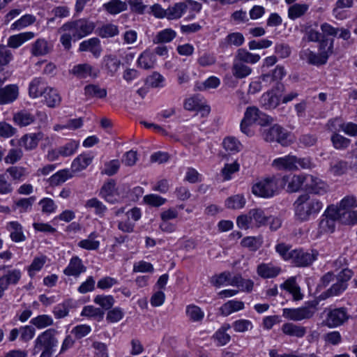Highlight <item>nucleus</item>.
<instances>
[{
  "label": "nucleus",
  "mask_w": 357,
  "mask_h": 357,
  "mask_svg": "<svg viewBox=\"0 0 357 357\" xmlns=\"http://www.w3.org/2000/svg\"><path fill=\"white\" fill-rule=\"evenodd\" d=\"M95 24L86 18H80L64 23L58 30L60 42L66 50L72 47V41H77L91 34Z\"/></svg>",
  "instance_id": "nucleus-1"
},
{
  "label": "nucleus",
  "mask_w": 357,
  "mask_h": 357,
  "mask_svg": "<svg viewBox=\"0 0 357 357\" xmlns=\"http://www.w3.org/2000/svg\"><path fill=\"white\" fill-rule=\"evenodd\" d=\"M295 215L298 220L307 221L312 215L318 213L323 204L317 199H311L308 194L300 195L294 204Z\"/></svg>",
  "instance_id": "nucleus-2"
},
{
  "label": "nucleus",
  "mask_w": 357,
  "mask_h": 357,
  "mask_svg": "<svg viewBox=\"0 0 357 357\" xmlns=\"http://www.w3.org/2000/svg\"><path fill=\"white\" fill-rule=\"evenodd\" d=\"M272 122L273 119L261 112L257 107H248L241 123V130L247 136H252L254 132L250 129L252 124L257 123L261 126H265Z\"/></svg>",
  "instance_id": "nucleus-3"
},
{
  "label": "nucleus",
  "mask_w": 357,
  "mask_h": 357,
  "mask_svg": "<svg viewBox=\"0 0 357 357\" xmlns=\"http://www.w3.org/2000/svg\"><path fill=\"white\" fill-rule=\"evenodd\" d=\"M283 220L278 216L273 215L268 211L260 208L251 209L248 214L241 215L237 218L236 223H275L281 222Z\"/></svg>",
  "instance_id": "nucleus-4"
},
{
  "label": "nucleus",
  "mask_w": 357,
  "mask_h": 357,
  "mask_svg": "<svg viewBox=\"0 0 357 357\" xmlns=\"http://www.w3.org/2000/svg\"><path fill=\"white\" fill-rule=\"evenodd\" d=\"M317 305L318 302L317 301H311L306 303L301 307L284 308L283 309V316L294 321L310 319L317 312Z\"/></svg>",
  "instance_id": "nucleus-5"
},
{
  "label": "nucleus",
  "mask_w": 357,
  "mask_h": 357,
  "mask_svg": "<svg viewBox=\"0 0 357 357\" xmlns=\"http://www.w3.org/2000/svg\"><path fill=\"white\" fill-rule=\"evenodd\" d=\"M262 137L267 142H277L283 146H287L291 142L289 132L278 124L264 129L262 132Z\"/></svg>",
  "instance_id": "nucleus-6"
},
{
  "label": "nucleus",
  "mask_w": 357,
  "mask_h": 357,
  "mask_svg": "<svg viewBox=\"0 0 357 357\" xmlns=\"http://www.w3.org/2000/svg\"><path fill=\"white\" fill-rule=\"evenodd\" d=\"M57 333V331L54 328H49L40 334L35 340L34 354L43 349H54L58 344L56 337Z\"/></svg>",
  "instance_id": "nucleus-7"
},
{
  "label": "nucleus",
  "mask_w": 357,
  "mask_h": 357,
  "mask_svg": "<svg viewBox=\"0 0 357 357\" xmlns=\"http://www.w3.org/2000/svg\"><path fill=\"white\" fill-rule=\"evenodd\" d=\"M349 318V316L344 307L329 309L323 324L328 328H336L342 325Z\"/></svg>",
  "instance_id": "nucleus-8"
},
{
  "label": "nucleus",
  "mask_w": 357,
  "mask_h": 357,
  "mask_svg": "<svg viewBox=\"0 0 357 357\" xmlns=\"http://www.w3.org/2000/svg\"><path fill=\"white\" fill-rule=\"evenodd\" d=\"M317 256L318 252L316 250L308 252L302 249H295L291 250V260L296 266L305 267L311 265L317 259Z\"/></svg>",
  "instance_id": "nucleus-9"
},
{
  "label": "nucleus",
  "mask_w": 357,
  "mask_h": 357,
  "mask_svg": "<svg viewBox=\"0 0 357 357\" xmlns=\"http://www.w3.org/2000/svg\"><path fill=\"white\" fill-rule=\"evenodd\" d=\"M277 190V183L273 178H266L252 187V192L259 197H270L273 196Z\"/></svg>",
  "instance_id": "nucleus-10"
},
{
  "label": "nucleus",
  "mask_w": 357,
  "mask_h": 357,
  "mask_svg": "<svg viewBox=\"0 0 357 357\" xmlns=\"http://www.w3.org/2000/svg\"><path fill=\"white\" fill-rule=\"evenodd\" d=\"M305 190L311 193L323 195L327 192L328 185L320 178L311 174H306Z\"/></svg>",
  "instance_id": "nucleus-11"
},
{
  "label": "nucleus",
  "mask_w": 357,
  "mask_h": 357,
  "mask_svg": "<svg viewBox=\"0 0 357 357\" xmlns=\"http://www.w3.org/2000/svg\"><path fill=\"white\" fill-rule=\"evenodd\" d=\"M70 74L73 75L78 79H86L89 77L96 78L99 71L95 70L89 63H80L74 66L70 70Z\"/></svg>",
  "instance_id": "nucleus-12"
},
{
  "label": "nucleus",
  "mask_w": 357,
  "mask_h": 357,
  "mask_svg": "<svg viewBox=\"0 0 357 357\" xmlns=\"http://www.w3.org/2000/svg\"><path fill=\"white\" fill-rule=\"evenodd\" d=\"M2 84L3 82L0 79V104L6 105L13 102L18 97V87L15 84H10L1 88Z\"/></svg>",
  "instance_id": "nucleus-13"
},
{
  "label": "nucleus",
  "mask_w": 357,
  "mask_h": 357,
  "mask_svg": "<svg viewBox=\"0 0 357 357\" xmlns=\"http://www.w3.org/2000/svg\"><path fill=\"white\" fill-rule=\"evenodd\" d=\"M326 56L319 52L316 53L309 48L303 49L299 53V57L301 60L306 61L308 64L317 66L326 63Z\"/></svg>",
  "instance_id": "nucleus-14"
},
{
  "label": "nucleus",
  "mask_w": 357,
  "mask_h": 357,
  "mask_svg": "<svg viewBox=\"0 0 357 357\" xmlns=\"http://www.w3.org/2000/svg\"><path fill=\"white\" fill-rule=\"evenodd\" d=\"M344 216L345 211H342L337 205L331 204L324 212L320 223L342 221Z\"/></svg>",
  "instance_id": "nucleus-15"
},
{
  "label": "nucleus",
  "mask_w": 357,
  "mask_h": 357,
  "mask_svg": "<svg viewBox=\"0 0 357 357\" xmlns=\"http://www.w3.org/2000/svg\"><path fill=\"white\" fill-rule=\"evenodd\" d=\"M295 162V155H287L273 160L272 167L280 171H294L296 170Z\"/></svg>",
  "instance_id": "nucleus-16"
},
{
  "label": "nucleus",
  "mask_w": 357,
  "mask_h": 357,
  "mask_svg": "<svg viewBox=\"0 0 357 357\" xmlns=\"http://www.w3.org/2000/svg\"><path fill=\"white\" fill-rule=\"evenodd\" d=\"M284 181L287 183V190L289 192H296L301 189H305L306 183V174H294L291 176L284 177Z\"/></svg>",
  "instance_id": "nucleus-17"
},
{
  "label": "nucleus",
  "mask_w": 357,
  "mask_h": 357,
  "mask_svg": "<svg viewBox=\"0 0 357 357\" xmlns=\"http://www.w3.org/2000/svg\"><path fill=\"white\" fill-rule=\"evenodd\" d=\"M121 63L120 59L116 55L107 54L102 59V68L109 75L113 76L119 70Z\"/></svg>",
  "instance_id": "nucleus-18"
},
{
  "label": "nucleus",
  "mask_w": 357,
  "mask_h": 357,
  "mask_svg": "<svg viewBox=\"0 0 357 357\" xmlns=\"http://www.w3.org/2000/svg\"><path fill=\"white\" fill-rule=\"evenodd\" d=\"M43 135L41 132L24 135L20 139V145L27 151L33 150L37 147L38 142L43 138Z\"/></svg>",
  "instance_id": "nucleus-19"
},
{
  "label": "nucleus",
  "mask_w": 357,
  "mask_h": 357,
  "mask_svg": "<svg viewBox=\"0 0 357 357\" xmlns=\"http://www.w3.org/2000/svg\"><path fill=\"white\" fill-rule=\"evenodd\" d=\"M86 271V267L83 265L82 260L78 257H73L64 269L63 273L68 276L78 277L82 273Z\"/></svg>",
  "instance_id": "nucleus-20"
},
{
  "label": "nucleus",
  "mask_w": 357,
  "mask_h": 357,
  "mask_svg": "<svg viewBox=\"0 0 357 357\" xmlns=\"http://www.w3.org/2000/svg\"><path fill=\"white\" fill-rule=\"evenodd\" d=\"M79 50L80 52L89 51L95 57H98L102 52L100 40L97 38H92L84 40L79 44Z\"/></svg>",
  "instance_id": "nucleus-21"
},
{
  "label": "nucleus",
  "mask_w": 357,
  "mask_h": 357,
  "mask_svg": "<svg viewBox=\"0 0 357 357\" xmlns=\"http://www.w3.org/2000/svg\"><path fill=\"white\" fill-rule=\"evenodd\" d=\"M49 88L43 79L36 77L32 80L29 84V93L33 98L42 96L46 89Z\"/></svg>",
  "instance_id": "nucleus-22"
},
{
  "label": "nucleus",
  "mask_w": 357,
  "mask_h": 357,
  "mask_svg": "<svg viewBox=\"0 0 357 357\" xmlns=\"http://www.w3.org/2000/svg\"><path fill=\"white\" fill-rule=\"evenodd\" d=\"M281 330L284 334L298 338L303 337L307 333L305 326L296 325L291 322L284 324L282 326Z\"/></svg>",
  "instance_id": "nucleus-23"
},
{
  "label": "nucleus",
  "mask_w": 357,
  "mask_h": 357,
  "mask_svg": "<svg viewBox=\"0 0 357 357\" xmlns=\"http://www.w3.org/2000/svg\"><path fill=\"white\" fill-rule=\"evenodd\" d=\"M21 277L22 273L19 269L8 270L0 277V282L8 289L10 285H16Z\"/></svg>",
  "instance_id": "nucleus-24"
},
{
  "label": "nucleus",
  "mask_w": 357,
  "mask_h": 357,
  "mask_svg": "<svg viewBox=\"0 0 357 357\" xmlns=\"http://www.w3.org/2000/svg\"><path fill=\"white\" fill-rule=\"evenodd\" d=\"M231 72L236 78L243 79L251 74L252 68L245 63L234 59Z\"/></svg>",
  "instance_id": "nucleus-25"
},
{
  "label": "nucleus",
  "mask_w": 357,
  "mask_h": 357,
  "mask_svg": "<svg viewBox=\"0 0 357 357\" xmlns=\"http://www.w3.org/2000/svg\"><path fill=\"white\" fill-rule=\"evenodd\" d=\"M52 46L45 39L39 38L32 45L31 53L36 56H44L52 51Z\"/></svg>",
  "instance_id": "nucleus-26"
},
{
  "label": "nucleus",
  "mask_w": 357,
  "mask_h": 357,
  "mask_svg": "<svg viewBox=\"0 0 357 357\" xmlns=\"http://www.w3.org/2000/svg\"><path fill=\"white\" fill-rule=\"evenodd\" d=\"M116 183L114 180H109L108 182L105 183L100 190L101 196L105 198V199L110 203H114L117 201V198L115 197L116 195V188H115Z\"/></svg>",
  "instance_id": "nucleus-27"
},
{
  "label": "nucleus",
  "mask_w": 357,
  "mask_h": 357,
  "mask_svg": "<svg viewBox=\"0 0 357 357\" xmlns=\"http://www.w3.org/2000/svg\"><path fill=\"white\" fill-rule=\"evenodd\" d=\"M103 8L111 15H117L128 8V5L126 1L121 0H111L105 3L102 6Z\"/></svg>",
  "instance_id": "nucleus-28"
},
{
  "label": "nucleus",
  "mask_w": 357,
  "mask_h": 357,
  "mask_svg": "<svg viewBox=\"0 0 357 357\" xmlns=\"http://www.w3.org/2000/svg\"><path fill=\"white\" fill-rule=\"evenodd\" d=\"M13 121L21 127L26 126L35 121V116L29 111L21 110L14 114Z\"/></svg>",
  "instance_id": "nucleus-29"
},
{
  "label": "nucleus",
  "mask_w": 357,
  "mask_h": 357,
  "mask_svg": "<svg viewBox=\"0 0 357 357\" xmlns=\"http://www.w3.org/2000/svg\"><path fill=\"white\" fill-rule=\"evenodd\" d=\"M280 271V268L271 264H261L257 266V273L264 278L276 277Z\"/></svg>",
  "instance_id": "nucleus-30"
},
{
  "label": "nucleus",
  "mask_w": 357,
  "mask_h": 357,
  "mask_svg": "<svg viewBox=\"0 0 357 357\" xmlns=\"http://www.w3.org/2000/svg\"><path fill=\"white\" fill-rule=\"evenodd\" d=\"M33 36L34 33L33 32H24L11 36L8 40V45L12 48H17L24 42L33 38Z\"/></svg>",
  "instance_id": "nucleus-31"
},
{
  "label": "nucleus",
  "mask_w": 357,
  "mask_h": 357,
  "mask_svg": "<svg viewBox=\"0 0 357 357\" xmlns=\"http://www.w3.org/2000/svg\"><path fill=\"white\" fill-rule=\"evenodd\" d=\"M260 104L266 109H275L279 105V98L273 91H267L260 98Z\"/></svg>",
  "instance_id": "nucleus-32"
},
{
  "label": "nucleus",
  "mask_w": 357,
  "mask_h": 357,
  "mask_svg": "<svg viewBox=\"0 0 357 357\" xmlns=\"http://www.w3.org/2000/svg\"><path fill=\"white\" fill-rule=\"evenodd\" d=\"M280 287L291 294L294 300L298 301L302 299L303 295L300 292V287L296 284L294 278L291 277L287 279L280 285Z\"/></svg>",
  "instance_id": "nucleus-33"
},
{
  "label": "nucleus",
  "mask_w": 357,
  "mask_h": 357,
  "mask_svg": "<svg viewBox=\"0 0 357 357\" xmlns=\"http://www.w3.org/2000/svg\"><path fill=\"white\" fill-rule=\"evenodd\" d=\"M260 56L249 52L245 49H238L235 56L236 59L244 63L255 64L260 60Z\"/></svg>",
  "instance_id": "nucleus-34"
},
{
  "label": "nucleus",
  "mask_w": 357,
  "mask_h": 357,
  "mask_svg": "<svg viewBox=\"0 0 357 357\" xmlns=\"http://www.w3.org/2000/svg\"><path fill=\"white\" fill-rule=\"evenodd\" d=\"M186 11V5L183 2H178L167 9V18L168 20H177L182 17Z\"/></svg>",
  "instance_id": "nucleus-35"
},
{
  "label": "nucleus",
  "mask_w": 357,
  "mask_h": 357,
  "mask_svg": "<svg viewBox=\"0 0 357 357\" xmlns=\"http://www.w3.org/2000/svg\"><path fill=\"white\" fill-rule=\"evenodd\" d=\"M308 9L309 5L307 3H294L288 8V17L295 20L303 16Z\"/></svg>",
  "instance_id": "nucleus-36"
},
{
  "label": "nucleus",
  "mask_w": 357,
  "mask_h": 357,
  "mask_svg": "<svg viewBox=\"0 0 357 357\" xmlns=\"http://www.w3.org/2000/svg\"><path fill=\"white\" fill-rule=\"evenodd\" d=\"M42 96L44 98L46 105L50 107L59 105L61 100L56 90L50 86Z\"/></svg>",
  "instance_id": "nucleus-37"
},
{
  "label": "nucleus",
  "mask_w": 357,
  "mask_h": 357,
  "mask_svg": "<svg viewBox=\"0 0 357 357\" xmlns=\"http://www.w3.org/2000/svg\"><path fill=\"white\" fill-rule=\"evenodd\" d=\"M155 61L154 54L149 51H144L139 56L137 64L139 67L148 70L153 68Z\"/></svg>",
  "instance_id": "nucleus-38"
},
{
  "label": "nucleus",
  "mask_w": 357,
  "mask_h": 357,
  "mask_svg": "<svg viewBox=\"0 0 357 357\" xmlns=\"http://www.w3.org/2000/svg\"><path fill=\"white\" fill-rule=\"evenodd\" d=\"M229 284L238 287L241 291L250 292L252 290L254 283L250 280L243 279L241 275H236L231 279Z\"/></svg>",
  "instance_id": "nucleus-39"
},
{
  "label": "nucleus",
  "mask_w": 357,
  "mask_h": 357,
  "mask_svg": "<svg viewBox=\"0 0 357 357\" xmlns=\"http://www.w3.org/2000/svg\"><path fill=\"white\" fill-rule=\"evenodd\" d=\"M92 162V157L89 155H80L72 162L71 168L74 172H79L84 169Z\"/></svg>",
  "instance_id": "nucleus-40"
},
{
  "label": "nucleus",
  "mask_w": 357,
  "mask_h": 357,
  "mask_svg": "<svg viewBox=\"0 0 357 357\" xmlns=\"http://www.w3.org/2000/svg\"><path fill=\"white\" fill-rule=\"evenodd\" d=\"M84 93L89 98H103L107 96V90L98 85L89 84L84 87Z\"/></svg>",
  "instance_id": "nucleus-41"
},
{
  "label": "nucleus",
  "mask_w": 357,
  "mask_h": 357,
  "mask_svg": "<svg viewBox=\"0 0 357 357\" xmlns=\"http://www.w3.org/2000/svg\"><path fill=\"white\" fill-rule=\"evenodd\" d=\"M30 323L37 328H44L54 324L53 319L47 314H40L31 319Z\"/></svg>",
  "instance_id": "nucleus-42"
},
{
  "label": "nucleus",
  "mask_w": 357,
  "mask_h": 357,
  "mask_svg": "<svg viewBox=\"0 0 357 357\" xmlns=\"http://www.w3.org/2000/svg\"><path fill=\"white\" fill-rule=\"evenodd\" d=\"M71 177L72 174L68 169H62L57 172L50 178V184L51 185H59Z\"/></svg>",
  "instance_id": "nucleus-43"
},
{
  "label": "nucleus",
  "mask_w": 357,
  "mask_h": 357,
  "mask_svg": "<svg viewBox=\"0 0 357 357\" xmlns=\"http://www.w3.org/2000/svg\"><path fill=\"white\" fill-rule=\"evenodd\" d=\"M347 287V284L343 282L337 281L333 284L326 291L321 294L323 298L335 296L342 293Z\"/></svg>",
  "instance_id": "nucleus-44"
},
{
  "label": "nucleus",
  "mask_w": 357,
  "mask_h": 357,
  "mask_svg": "<svg viewBox=\"0 0 357 357\" xmlns=\"http://www.w3.org/2000/svg\"><path fill=\"white\" fill-rule=\"evenodd\" d=\"M70 306V301L66 300L54 306L52 313L56 319L64 318L68 315Z\"/></svg>",
  "instance_id": "nucleus-45"
},
{
  "label": "nucleus",
  "mask_w": 357,
  "mask_h": 357,
  "mask_svg": "<svg viewBox=\"0 0 357 357\" xmlns=\"http://www.w3.org/2000/svg\"><path fill=\"white\" fill-rule=\"evenodd\" d=\"M263 241L261 237L248 236L241 241V245L248 248L250 251L257 250L262 245Z\"/></svg>",
  "instance_id": "nucleus-46"
},
{
  "label": "nucleus",
  "mask_w": 357,
  "mask_h": 357,
  "mask_svg": "<svg viewBox=\"0 0 357 357\" xmlns=\"http://www.w3.org/2000/svg\"><path fill=\"white\" fill-rule=\"evenodd\" d=\"M186 314L194 322L201 321L204 317V313L201 308L195 305L187 306Z\"/></svg>",
  "instance_id": "nucleus-47"
},
{
  "label": "nucleus",
  "mask_w": 357,
  "mask_h": 357,
  "mask_svg": "<svg viewBox=\"0 0 357 357\" xmlns=\"http://www.w3.org/2000/svg\"><path fill=\"white\" fill-rule=\"evenodd\" d=\"M225 204L229 208H241L245 204V199L243 195L238 194L228 197L225 201Z\"/></svg>",
  "instance_id": "nucleus-48"
},
{
  "label": "nucleus",
  "mask_w": 357,
  "mask_h": 357,
  "mask_svg": "<svg viewBox=\"0 0 357 357\" xmlns=\"http://www.w3.org/2000/svg\"><path fill=\"white\" fill-rule=\"evenodd\" d=\"M98 34L102 38H110L119 34L118 26L112 24H107L98 29Z\"/></svg>",
  "instance_id": "nucleus-49"
},
{
  "label": "nucleus",
  "mask_w": 357,
  "mask_h": 357,
  "mask_svg": "<svg viewBox=\"0 0 357 357\" xmlns=\"http://www.w3.org/2000/svg\"><path fill=\"white\" fill-rule=\"evenodd\" d=\"M222 144L226 151L231 153L240 151L242 147L241 142L234 137H226L224 139Z\"/></svg>",
  "instance_id": "nucleus-50"
},
{
  "label": "nucleus",
  "mask_w": 357,
  "mask_h": 357,
  "mask_svg": "<svg viewBox=\"0 0 357 357\" xmlns=\"http://www.w3.org/2000/svg\"><path fill=\"white\" fill-rule=\"evenodd\" d=\"M331 140L333 146L336 149H344L347 148L351 142V140L338 133L333 134Z\"/></svg>",
  "instance_id": "nucleus-51"
},
{
  "label": "nucleus",
  "mask_w": 357,
  "mask_h": 357,
  "mask_svg": "<svg viewBox=\"0 0 357 357\" xmlns=\"http://www.w3.org/2000/svg\"><path fill=\"white\" fill-rule=\"evenodd\" d=\"M176 32L171 29H166L160 31L155 36L153 42L155 43H169L171 42L175 37Z\"/></svg>",
  "instance_id": "nucleus-52"
},
{
  "label": "nucleus",
  "mask_w": 357,
  "mask_h": 357,
  "mask_svg": "<svg viewBox=\"0 0 357 357\" xmlns=\"http://www.w3.org/2000/svg\"><path fill=\"white\" fill-rule=\"evenodd\" d=\"M333 40H329L328 38L322 39L319 42V53L324 54L326 56V61L327 62L328 59L333 53Z\"/></svg>",
  "instance_id": "nucleus-53"
},
{
  "label": "nucleus",
  "mask_w": 357,
  "mask_h": 357,
  "mask_svg": "<svg viewBox=\"0 0 357 357\" xmlns=\"http://www.w3.org/2000/svg\"><path fill=\"white\" fill-rule=\"evenodd\" d=\"M143 201L149 206L159 207L166 202V199L155 194H150L145 195L143 198Z\"/></svg>",
  "instance_id": "nucleus-54"
},
{
  "label": "nucleus",
  "mask_w": 357,
  "mask_h": 357,
  "mask_svg": "<svg viewBox=\"0 0 357 357\" xmlns=\"http://www.w3.org/2000/svg\"><path fill=\"white\" fill-rule=\"evenodd\" d=\"M47 257L45 256H40L38 257H35L31 264V265L28 268L29 275L31 277H33L34 275V272L39 271L46 263Z\"/></svg>",
  "instance_id": "nucleus-55"
},
{
  "label": "nucleus",
  "mask_w": 357,
  "mask_h": 357,
  "mask_svg": "<svg viewBox=\"0 0 357 357\" xmlns=\"http://www.w3.org/2000/svg\"><path fill=\"white\" fill-rule=\"evenodd\" d=\"M344 123V122L341 118L336 117L329 119L326 127L328 131L335 134L337 133L340 130L342 131Z\"/></svg>",
  "instance_id": "nucleus-56"
},
{
  "label": "nucleus",
  "mask_w": 357,
  "mask_h": 357,
  "mask_svg": "<svg viewBox=\"0 0 357 357\" xmlns=\"http://www.w3.org/2000/svg\"><path fill=\"white\" fill-rule=\"evenodd\" d=\"M165 78L162 75L157 72H154L152 75L147 77L146 84L152 88L162 87Z\"/></svg>",
  "instance_id": "nucleus-57"
},
{
  "label": "nucleus",
  "mask_w": 357,
  "mask_h": 357,
  "mask_svg": "<svg viewBox=\"0 0 357 357\" xmlns=\"http://www.w3.org/2000/svg\"><path fill=\"white\" fill-rule=\"evenodd\" d=\"M10 236L12 241L16 243L26 240V236L23 233L21 225H12Z\"/></svg>",
  "instance_id": "nucleus-58"
},
{
  "label": "nucleus",
  "mask_w": 357,
  "mask_h": 357,
  "mask_svg": "<svg viewBox=\"0 0 357 357\" xmlns=\"http://www.w3.org/2000/svg\"><path fill=\"white\" fill-rule=\"evenodd\" d=\"M303 31L304 33L303 41L317 42L320 39L321 33L318 31L312 29L311 26H306Z\"/></svg>",
  "instance_id": "nucleus-59"
},
{
  "label": "nucleus",
  "mask_w": 357,
  "mask_h": 357,
  "mask_svg": "<svg viewBox=\"0 0 357 357\" xmlns=\"http://www.w3.org/2000/svg\"><path fill=\"white\" fill-rule=\"evenodd\" d=\"M94 303L100 305L102 308L108 310L113 306L114 299L112 296L98 295L94 298Z\"/></svg>",
  "instance_id": "nucleus-60"
},
{
  "label": "nucleus",
  "mask_w": 357,
  "mask_h": 357,
  "mask_svg": "<svg viewBox=\"0 0 357 357\" xmlns=\"http://www.w3.org/2000/svg\"><path fill=\"white\" fill-rule=\"evenodd\" d=\"M338 206L342 211H351L357 206V200L354 196H347L340 202Z\"/></svg>",
  "instance_id": "nucleus-61"
},
{
  "label": "nucleus",
  "mask_w": 357,
  "mask_h": 357,
  "mask_svg": "<svg viewBox=\"0 0 357 357\" xmlns=\"http://www.w3.org/2000/svg\"><path fill=\"white\" fill-rule=\"evenodd\" d=\"M232 327L236 332L244 333L252 328V324L248 319H238L232 324Z\"/></svg>",
  "instance_id": "nucleus-62"
},
{
  "label": "nucleus",
  "mask_w": 357,
  "mask_h": 357,
  "mask_svg": "<svg viewBox=\"0 0 357 357\" xmlns=\"http://www.w3.org/2000/svg\"><path fill=\"white\" fill-rule=\"evenodd\" d=\"M78 144L75 141H71L65 145L60 146L59 148V153L63 157H68L75 153Z\"/></svg>",
  "instance_id": "nucleus-63"
},
{
  "label": "nucleus",
  "mask_w": 357,
  "mask_h": 357,
  "mask_svg": "<svg viewBox=\"0 0 357 357\" xmlns=\"http://www.w3.org/2000/svg\"><path fill=\"white\" fill-rule=\"evenodd\" d=\"M22 155L23 152L20 149H11L4 158V161L7 164H15L22 158Z\"/></svg>",
  "instance_id": "nucleus-64"
}]
</instances>
